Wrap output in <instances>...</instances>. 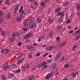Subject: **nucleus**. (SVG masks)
I'll use <instances>...</instances> for the list:
<instances>
[{
    "label": "nucleus",
    "instance_id": "f257e3e1",
    "mask_svg": "<svg viewBox=\"0 0 80 80\" xmlns=\"http://www.w3.org/2000/svg\"><path fill=\"white\" fill-rule=\"evenodd\" d=\"M19 35V33L17 32H13L11 38H10V43L13 42L15 40V37H18Z\"/></svg>",
    "mask_w": 80,
    "mask_h": 80
},
{
    "label": "nucleus",
    "instance_id": "f03ea898",
    "mask_svg": "<svg viewBox=\"0 0 80 80\" xmlns=\"http://www.w3.org/2000/svg\"><path fill=\"white\" fill-rule=\"evenodd\" d=\"M24 11H22L21 14L17 17V21L18 22H20L22 20V18L23 17V14L24 13Z\"/></svg>",
    "mask_w": 80,
    "mask_h": 80
},
{
    "label": "nucleus",
    "instance_id": "7ed1b4c3",
    "mask_svg": "<svg viewBox=\"0 0 80 80\" xmlns=\"http://www.w3.org/2000/svg\"><path fill=\"white\" fill-rule=\"evenodd\" d=\"M2 68L4 69H6V70H8V69H9V70H10L11 69L10 67H9V66H8V64H7V63L3 65H2Z\"/></svg>",
    "mask_w": 80,
    "mask_h": 80
},
{
    "label": "nucleus",
    "instance_id": "20e7f679",
    "mask_svg": "<svg viewBox=\"0 0 80 80\" xmlns=\"http://www.w3.org/2000/svg\"><path fill=\"white\" fill-rule=\"evenodd\" d=\"M70 4V2H63L62 4V5L63 7H67L68 5Z\"/></svg>",
    "mask_w": 80,
    "mask_h": 80
},
{
    "label": "nucleus",
    "instance_id": "39448f33",
    "mask_svg": "<svg viewBox=\"0 0 80 80\" xmlns=\"http://www.w3.org/2000/svg\"><path fill=\"white\" fill-rule=\"evenodd\" d=\"M28 48L29 50L32 51V50H35L36 49V48L34 46H31L29 47Z\"/></svg>",
    "mask_w": 80,
    "mask_h": 80
},
{
    "label": "nucleus",
    "instance_id": "423d86ee",
    "mask_svg": "<svg viewBox=\"0 0 80 80\" xmlns=\"http://www.w3.org/2000/svg\"><path fill=\"white\" fill-rule=\"evenodd\" d=\"M36 27V24L35 23H34L33 25L31 24H30L29 26V28H35Z\"/></svg>",
    "mask_w": 80,
    "mask_h": 80
},
{
    "label": "nucleus",
    "instance_id": "0eeeda50",
    "mask_svg": "<svg viewBox=\"0 0 80 80\" xmlns=\"http://www.w3.org/2000/svg\"><path fill=\"white\" fill-rule=\"evenodd\" d=\"M53 46L48 47L46 48V49L48 50H52L53 49Z\"/></svg>",
    "mask_w": 80,
    "mask_h": 80
},
{
    "label": "nucleus",
    "instance_id": "6e6552de",
    "mask_svg": "<svg viewBox=\"0 0 80 80\" xmlns=\"http://www.w3.org/2000/svg\"><path fill=\"white\" fill-rule=\"evenodd\" d=\"M76 8L77 10H80V2H78L77 6H76Z\"/></svg>",
    "mask_w": 80,
    "mask_h": 80
},
{
    "label": "nucleus",
    "instance_id": "1a4fd4ad",
    "mask_svg": "<svg viewBox=\"0 0 80 80\" xmlns=\"http://www.w3.org/2000/svg\"><path fill=\"white\" fill-rule=\"evenodd\" d=\"M10 17H11L10 13H9L7 14L6 18L7 19H10Z\"/></svg>",
    "mask_w": 80,
    "mask_h": 80
},
{
    "label": "nucleus",
    "instance_id": "9d476101",
    "mask_svg": "<svg viewBox=\"0 0 80 80\" xmlns=\"http://www.w3.org/2000/svg\"><path fill=\"white\" fill-rule=\"evenodd\" d=\"M35 75H32L29 78V79H28V80H32V78H35Z\"/></svg>",
    "mask_w": 80,
    "mask_h": 80
},
{
    "label": "nucleus",
    "instance_id": "9b49d317",
    "mask_svg": "<svg viewBox=\"0 0 80 80\" xmlns=\"http://www.w3.org/2000/svg\"><path fill=\"white\" fill-rule=\"evenodd\" d=\"M18 7H19V5H16L14 6V10L15 11H17V10L18 9Z\"/></svg>",
    "mask_w": 80,
    "mask_h": 80
},
{
    "label": "nucleus",
    "instance_id": "f8f14e48",
    "mask_svg": "<svg viewBox=\"0 0 80 80\" xmlns=\"http://www.w3.org/2000/svg\"><path fill=\"white\" fill-rule=\"evenodd\" d=\"M9 78H13V77H14V74L12 73H11L8 75Z\"/></svg>",
    "mask_w": 80,
    "mask_h": 80
},
{
    "label": "nucleus",
    "instance_id": "ddd939ff",
    "mask_svg": "<svg viewBox=\"0 0 80 80\" xmlns=\"http://www.w3.org/2000/svg\"><path fill=\"white\" fill-rule=\"evenodd\" d=\"M52 76V74H48L47 75V77H46L45 78L46 79H48L50 77Z\"/></svg>",
    "mask_w": 80,
    "mask_h": 80
},
{
    "label": "nucleus",
    "instance_id": "4468645a",
    "mask_svg": "<svg viewBox=\"0 0 80 80\" xmlns=\"http://www.w3.org/2000/svg\"><path fill=\"white\" fill-rule=\"evenodd\" d=\"M49 37H52L53 35V32H50L49 33Z\"/></svg>",
    "mask_w": 80,
    "mask_h": 80
},
{
    "label": "nucleus",
    "instance_id": "2eb2a0df",
    "mask_svg": "<svg viewBox=\"0 0 80 80\" xmlns=\"http://www.w3.org/2000/svg\"><path fill=\"white\" fill-rule=\"evenodd\" d=\"M63 19H62L61 18H59L58 20V22L60 23H63Z\"/></svg>",
    "mask_w": 80,
    "mask_h": 80
},
{
    "label": "nucleus",
    "instance_id": "dca6fc26",
    "mask_svg": "<svg viewBox=\"0 0 80 80\" xmlns=\"http://www.w3.org/2000/svg\"><path fill=\"white\" fill-rule=\"evenodd\" d=\"M59 16L61 18L63 17L64 16V13L63 12H61L60 13Z\"/></svg>",
    "mask_w": 80,
    "mask_h": 80
},
{
    "label": "nucleus",
    "instance_id": "f3484780",
    "mask_svg": "<svg viewBox=\"0 0 80 80\" xmlns=\"http://www.w3.org/2000/svg\"><path fill=\"white\" fill-rule=\"evenodd\" d=\"M3 18L2 17H0V24H2V23L3 22Z\"/></svg>",
    "mask_w": 80,
    "mask_h": 80
},
{
    "label": "nucleus",
    "instance_id": "a211bd4d",
    "mask_svg": "<svg viewBox=\"0 0 80 80\" xmlns=\"http://www.w3.org/2000/svg\"><path fill=\"white\" fill-rule=\"evenodd\" d=\"M30 37L29 36V35L28 34L27 35H26L24 37V39H28L29 38H30Z\"/></svg>",
    "mask_w": 80,
    "mask_h": 80
},
{
    "label": "nucleus",
    "instance_id": "6ab92c4d",
    "mask_svg": "<svg viewBox=\"0 0 80 80\" xmlns=\"http://www.w3.org/2000/svg\"><path fill=\"white\" fill-rule=\"evenodd\" d=\"M64 67L65 68H68V67H69V65L68 64H66L64 65Z\"/></svg>",
    "mask_w": 80,
    "mask_h": 80
},
{
    "label": "nucleus",
    "instance_id": "aec40b11",
    "mask_svg": "<svg viewBox=\"0 0 80 80\" xmlns=\"http://www.w3.org/2000/svg\"><path fill=\"white\" fill-rule=\"evenodd\" d=\"M71 76L72 78H75L76 77V73H72Z\"/></svg>",
    "mask_w": 80,
    "mask_h": 80
},
{
    "label": "nucleus",
    "instance_id": "412c9836",
    "mask_svg": "<svg viewBox=\"0 0 80 80\" xmlns=\"http://www.w3.org/2000/svg\"><path fill=\"white\" fill-rule=\"evenodd\" d=\"M37 22L38 23H40L41 22V19L39 18H38Z\"/></svg>",
    "mask_w": 80,
    "mask_h": 80
},
{
    "label": "nucleus",
    "instance_id": "4be33fe9",
    "mask_svg": "<svg viewBox=\"0 0 80 80\" xmlns=\"http://www.w3.org/2000/svg\"><path fill=\"white\" fill-rule=\"evenodd\" d=\"M1 35L2 36H4L5 35V32L4 31H2L1 32Z\"/></svg>",
    "mask_w": 80,
    "mask_h": 80
},
{
    "label": "nucleus",
    "instance_id": "5701e85b",
    "mask_svg": "<svg viewBox=\"0 0 80 80\" xmlns=\"http://www.w3.org/2000/svg\"><path fill=\"white\" fill-rule=\"evenodd\" d=\"M60 58V57L58 56H56L55 59V61H57V60H58V58Z\"/></svg>",
    "mask_w": 80,
    "mask_h": 80
},
{
    "label": "nucleus",
    "instance_id": "b1692460",
    "mask_svg": "<svg viewBox=\"0 0 80 80\" xmlns=\"http://www.w3.org/2000/svg\"><path fill=\"white\" fill-rule=\"evenodd\" d=\"M6 5H10V1L7 0L6 1Z\"/></svg>",
    "mask_w": 80,
    "mask_h": 80
},
{
    "label": "nucleus",
    "instance_id": "393cba45",
    "mask_svg": "<svg viewBox=\"0 0 80 80\" xmlns=\"http://www.w3.org/2000/svg\"><path fill=\"white\" fill-rule=\"evenodd\" d=\"M80 34L78 35V36L76 37L75 38V40H77L78 38H80Z\"/></svg>",
    "mask_w": 80,
    "mask_h": 80
},
{
    "label": "nucleus",
    "instance_id": "a878e982",
    "mask_svg": "<svg viewBox=\"0 0 80 80\" xmlns=\"http://www.w3.org/2000/svg\"><path fill=\"white\" fill-rule=\"evenodd\" d=\"M24 25L25 27H27L28 25V23L27 22H26L24 23Z\"/></svg>",
    "mask_w": 80,
    "mask_h": 80
},
{
    "label": "nucleus",
    "instance_id": "bb28decb",
    "mask_svg": "<svg viewBox=\"0 0 80 80\" xmlns=\"http://www.w3.org/2000/svg\"><path fill=\"white\" fill-rule=\"evenodd\" d=\"M22 53H20L18 57V59H19V58H20L22 57Z\"/></svg>",
    "mask_w": 80,
    "mask_h": 80
},
{
    "label": "nucleus",
    "instance_id": "cd10ccee",
    "mask_svg": "<svg viewBox=\"0 0 80 80\" xmlns=\"http://www.w3.org/2000/svg\"><path fill=\"white\" fill-rule=\"evenodd\" d=\"M61 55H62V52H60L58 53V57H60V56H61Z\"/></svg>",
    "mask_w": 80,
    "mask_h": 80
},
{
    "label": "nucleus",
    "instance_id": "c85d7f7f",
    "mask_svg": "<svg viewBox=\"0 0 80 80\" xmlns=\"http://www.w3.org/2000/svg\"><path fill=\"white\" fill-rule=\"evenodd\" d=\"M49 22H50V23H53V20L52 19H49Z\"/></svg>",
    "mask_w": 80,
    "mask_h": 80
},
{
    "label": "nucleus",
    "instance_id": "c756f323",
    "mask_svg": "<svg viewBox=\"0 0 80 80\" xmlns=\"http://www.w3.org/2000/svg\"><path fill=\"white\" fill-rule=\"evenodd\" d=\"M57 65V63H55L53 64L52 65V67H53L54 68L56 67Z\"/></svg>",
    "mask_w": 80,
    "mask_h": 80
},
{
    "label": "nucleus",
    "instance_id": "7c9ffc66",
    "mask_svg": "<svg viewBox=\"0 0 80 80\" xmlns=\"http://www.w3.org/2000/svg\"><path fill=\"white\" fill-rule=\"evenodd\" d=\"M65 44H66V42H64L62 43L61 44V47H62V46H64Z\"/></svg>",
    "mask_w": 80,
    "mask_h": 80
},
{
    "label": "nucleus",
    "instance_id": "2f4dec72",
    "mask_svg": "<svg viewBox=\"0 0 80 80\" xmlns=\"http://www.w3.org/2000/svg\"><path fill=\"white\" fill-rule=\"evenodd\" d=\"M62 26L59 25L58 26V27L57 28V29L58 30H60L61 28H62Z\"/></svg>",
    "mask_w": 80,
    "mask_h": 80
},
{
    "label": "nucleus",
    "instance_id": "473e14b6",
    "mask_svg": "<svg viewBox=\"0 0 80 80\" xmlns=\"http://www.w3.org/2000/svg\"><path fill=\"white\" fill-rule=\"evenodd\" d=\"M28 34L29 35L30 37H32V35H33V33H32L31 32L28 33Z\"/></svg>",
    "mask_w": 80,
    "mask_h": 80
},
{
    "label": "nucleus",
    "instance_id": "72a5a7b5",
    "mask_svg": "<svg viewBox=\"0 0 80 80\" xmlns=\"http://www.w3.org/2000/svg\"><path fill=\"white\" fill-rule=\"evenodd\" d=\"M33 5H34L35 6H37V5H38V2H34Z\"/></svg>",
    "mask_w": 80,
    "mask_h": 80
},
{
    "label": "nucleus",
    "instance_id": "f704fd0d",
    "mask_svg": "<svg viewBox=\"0 0 80 80\" xmlns=\"http://www.w3.org/2000/svg\"><path fill=\"white\" fill-rule=\"evenodd\" d=\"M46 64H47V63L46 62L44 61L42 63V66H43L45 65H46Z\"/></svg>",
    "mask_w": 80,
    "mask_h": 80
},
{
    "label": "nucleus",
    "instance_id": "c9c22d12",
    "mask_svg": "<svg viewBox=\"0 0 80 80\" xmlns=\"http://www.w3.org/2000/svg\"><path fill=\"white\" fill-rule=\"evenodd\" d=\"M23 10V6H21V9H20L19 10V12H22V11Z\"/></svg>",
    "mask_w": 80,
    "mask_h": 80
},
{
    "label": "nucleus",
    "instance_id": "e433bc0d",
    "mask_svg": "<svg viewBox=\"0 0 80 80\" xmlns=\"http://www.w3.org/2000/svg\"><path fill=\"white\" fill-rule=\"evenodd\" d=\"M29 23H33V21L32 20L30 19L29 21Z\"/></svg>",
    "mask_w": 80,
    "mask_h": 80
},
{
    "label": "nucleus",
    "instance_id": "4c0bfd02",
    "mask_svg": "<svg viewBox=\"0 0 80 80\" xmlns=\"http://www.w3.org/2000/svg\"><path fill=\"white\" fill-rule=\"evenodd\" d=\"M48 52H46L43 55V57H46L47 56V55H48Z\"/></svg>",
    "mask_w": 80,
    "mask_h": 80
},
{
    "label": "nucleus",
    "instance_id": "58836bf2",
    "mask_svg": "<svg viewBox=\"0 0 80 80\" xmlns=\"http://www.w3.org/2000/svg\"><path fill=\"white\" fill-rule=\"evenodd\" d=\"M20 71H21V69H18L16 70V72L17 73H19V72H20Z\"/></svg>",
    "mask_w": 80,
    "mask_h": 80
},
{
    "label": "nucleus",
    "instance_id": "ea45409f",
    "mask_svg": "<svg viewBox=\"0 0 80 80\" xmlns=\"http://www.w3.org/2000/svg\"><path fill=\"white\" fill-rule=\"evenodd\" d=\"M56 40H57V41H58V42L60 41V37L58 36V37L56 38Z\"/></svg>",
    "mask_w": 80,
    "mask_h": 80
},
{
    "label": "nucleus",
    "instance_id": "a19ab883",
    "mask_svg": "<svg viewBox=\"0 0 80 80\" xmlns=\"http://www.w3.org/2000/svg\"><path fill=\"white\" fill-rule=\"evenodd\" d=\"M56 12H60V8H58L55 11Z\"/></svg>",
    "mask_w": 80,
    "mask_h": 80
},
{
    "label": "nucleus",
    "instance_id": "79ce46f5",
    "mask_svg": "<svg viewBox=\"0 0 80 80\" xmlns=\"http://www.w3.org/2000/svg\"><path fill=\"white\" fill-rule=\"evenodd\" d=\"M54 68L53 66H52V65L49 68V70H52V69H53Z\"/></svg>",
    "mask_w": 80,
    "mask_h": 80
},
{
    "label": "nucleus",
    "instance_id": "37998d69",
    "mask_svg": "<svg viewBox=\"0 0 80 80\" xmlns=\"http://www.w3.org/2000/svg\"><path fill=\"white\" fill-rule=\"evenodd\" d=\"M10 52V50H8L6 49V53H8Z\"/></svg>",
    "mask_w": 80,
    "mask_h": 80
},
{
    "label": "nucleus",
    "instance_id": "c03bdc74",
    "mask_svg": "<svg viewBox=\"0 0 80 80\" xmlns=\"http://www.w3.org/2000/svg\"><path fill=\"white\" fill-rule=\"evenodd\" d=\"M70 19H68L66 22V23H70Z\"/></svg>",
    "mask_w": 80,
    "mask_h": 80
},
{
    "label": "nucleus",
    "instance_id": "a18cd8bd",
    "mask_svg": "<svg viewBox=\"0 0 80 80\" xmlns=\"http://www.w3.org/2000/svg\"><path fill=\"white\" fill-rule=\"evenodd\" d=\"M42 64H38V65L37 66V67L38 68H41L42 67Z\"/></svg>",
    "mask_w": 80,
    "mask_h": 80
},
{
    "label": "nucleus",
    "instance_id": "49530a36",
    "mask_svg": "<svg viewBox=\"0 0 80 80\" xmlns=\"http://www.w3.org/2000/svg\"><path fill=\"white\" fill-rule=\"evenodd\" d=\"M22 45V43L21 42H19L18 44V46L20 47Z\"/></svg>",
    "mask_w": 80,
    "mask_h": 80
},
{
    "label": "nucleus",
    "instance_id": "de8ad7c7",
    "mask_svg": "<svg viewBox=\"0 0 80 80\" xmlns=\"http://www.w3.org/2000/svg\"><path fill=\"white\" fill-rule=\"evenodd\" d=\"M38 42H40L41 41V38L39 37L38 39Z\"/></svg>",
    "mask_w": 80,
    "mask_h": 80
},
{
    "label": "nucleus",
    "instance_id": "09e8293b",
    "mask_svg": "<svg viewBox=\"0 0 80 80\" xmlns=\"http://www.w3.org/2000/svg\"><path fill=\"white\" fill-rule=\"evenodd\" d=\"M35 0H29V3H32V1H34V2Z\"/></svg>",
    "mask_w": 80,
    "mask_h": 80
},
{
    "label": "nucleus",
    "instance_id": "8fccbe9b",
    "mask_svg": "<svg viewBox=\"0 0 80 80\" xmlns=\"http://www.w3.org/2000/svg\"><path fill=\"white\" fill-rule=\"evenodd\" d=\"M28 57L29 58H32V55L31 54H29V55Z\"/></svg>",
    "mask_w": 80,
    "mask_h": 80
},
{
    "label": "nucleus",
    "instance_id": "3c124183",
    "mask_svg": "<svg viewBox=\"0 0 80 80\" xmlns=\"http://www.w3.org/2000/svg\"><path fill=\"white\" fill-rule=\"evenodd\" d=\"M3 15V12H2V11H0V15L1 16H2Z\"/></svg>",
    "mask_w": 80,
    "mask_h": 80
},
{
    "label": "nucleus",
    "instance_id": "603ef678",
    "mask_svg": "<svg viewBox=\"0 0 80 80\" xmlns=\"http://www.w3.org/2000/svg\"><path fill=\"white\" fill-rule=\"evenodd\" d=\"M2 80H5L6 79V77L5 76H3L2 77Z\"/></svg>",
    "mask_w": 80,
    "mask_h": 80
},
{
    "label": "nucleus",
    "instance_id": "864d4df0",
    "mask_svg": "<svg viewBox=\"0 0 80 80\" xmlns=\"http://www.w3.org/2000/svg\"><path fill=\"white\" fill-rule=\"evenodd\" d=\"M40 53H38L36 54V57H39V56H40Z\"/></svg>",
    "mask_w": 80,
    "mask_h": 80
},
{
    "label": "nucleus",
    "instance_id": "5fc2aeb1",
    "mask_svg": "<svg viewBox=\"0 0 80 80\" xmlns=\"http://www.w3.org/2000/svg\"><path fill=\"white\" fill-rule=\"evenodd\" d=\"M23 30H24V31H25V32H26V31H27V29L26 28H23Z\"/></svg>",
    "mask_w": 80,
    "mask_h": 80
},
{
    "label": "nucleus",
    "instance_id": "6e6d98bb",
    "mask_svg": "<svg viewBox=\"0 0 80 80\" xmlns=\"http://www.w3.org/2000/svg\"><path fill=\"white\" fill-rule=\"evenodd\" d=\"M30 8H32L33 10H35V8H34V7L32 6H31L30 7Z\"/></svg>",
    "mask_w": 80,
    "mask_h": 80
},
{
    "label": "nucleus",
    "instance_id": "4d7b16f0",
    "mask_svg": "<svg viewBox=\"0 0 80 80\" xmlns=\"http://www.w3.org/2000/svg\"><path fill=\"white\" fill-rule=\"evenodd\" d=\"M51 12V9H50V8H49L48 9V13H50Z\"/></svg>",
    "mask_w": 80,
    "mask_h": 80
},
{
    "label": "nucleus",
    "instance_id": "13d9d810",
    "mask_svg": "<svg viewBox=\"0 0 80 80\" xmlns=\"http://www.w3.org/2000/svg\"><path fill=\"white\" fill-rule=\"evenodd\" d=\"M4 53H6V52H7V49H4Z\"/></svg>",
    "mask_w": 80,
    "mask_h": 80
},
{
    "label": "nucleus",
    "instance_id": "bf43d9fd",
    "mask_svg": "<svg viewBox=\"0 0 80 80\" xmlns=\"http://www.w3.org/2000/svg\"><path fill=\"white\" fill-rule=\"evenodd\" d=\"M77 47V45H74L73 47L72 48H75Z\"/></svg>",
    "mask_w": 80,
    "mask_h": 80
},
{
    "label": "nucleus",
    "instance_id": "052dcab7",
    "mask_svg": "<svg viewBox=\"0 0 80 80\" xmlns=\"http://www.w3.org/2000/svg\"><path fill=\"white\" fill-rule=\"evenodd\" d=\"M30 67V66L29 64H28L26 66L27 68H29V67Z\"/></svg>",
    "mask_w": 80,
    "mask_h": 80
},
{
    "label": "nucleus",
    "instance_id": "680f3d73",
    "mask_svg": "<svg viewBox=\"0 0 80 80\" xmlns=\"http://www.w3.org/2000/svg\"><path fill=\"white\" fill-rule=\"evenodd\" d=\"M35 70V68H34L32 69L31 71L33 72Z\"/></svg>",
    "mask_w": 80,
    "mask_h": 80
},
{
    "label": "nucleus",
    "instance_id": "e2e57ef3",
    "mask_svg": "<svg viewBox=\"0 0 80 80\" xmlns=\"http://www.w3.org/2000/svg\"><path fill=\"white\" fill-rule=\"evenodd\" d=\"M22 61H19L18 62L17 64H19Z\"/></svg>",
    "mask_w": 80,
    "mask_h": 80
},
{
    "label": "nucleus",
    "instance_id": "0e129e2a",
    "mask_svg": "<svg viewBox=\"0 0 80 80\" xmlns=\"http://www.w3.org/2000/svg\"><path fill=\"white\" fill-rule=\"evenodd\" d=\"M48 66H47V65H45L44 66V68H47V67Z\"/></svg>",
    "mask_w": 80,
    "mask_h": 80
},
{
    "label": "nucleus",
    "instance_id": "69168bd1",
    "mask_svg": "<svg viewBox=\"0 0 80 80\" xmlns=\"http://www.w3.org/2000/svg\"><path fill=\"white\" fill-rule=\"evenodd\" d=\"M61 60H62V61H63V60H65V58H64V57L62 58Z\"/></svg>",
    "mask_w": 80,
    "mask_h": 80
},
{
    "label": "nucleus",
    "instance_id": "338daca9",
    "mask_svg": "<svg viewBox=\"0 0 80 80\" xmlns=\"http://www.w3.org/2000/svg\"><path fill=\"white\" fill-rule=\"evenodd\" d=\"M1 53H4V49H3L1 51Z\"/></svg>",
    "mask_w": 80,
    "mask_h": 80
},
{
    "label": "nucleus",
    "instance_id": "774afa93",
    "mask_svg": "<svg viewBox=\"0 0 80 80\" xmlns=\"http://www.w3.org/2000/svg\"><path fill=\"white\" fill-rule=\"evenodd\" d=\"M47 62L48 63H50V60H48L47 61Z\"/></svg>",
    "mask_w": 80,
    "mask_h": 80
}]
</instances>
